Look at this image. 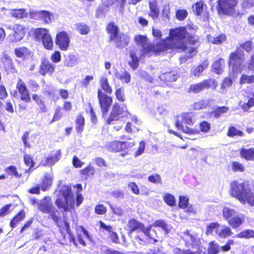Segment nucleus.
I'll list each match as a JSON object with an SVG mask.
<instances>
[{
	"mask_svg": "<svg viewBox=\"0 0 254 254\" xmlns=\"http://www.w3.org/2000/svg\"><path fill=\"white\" fill-rule=\"evenodd\" d=\"M23 161L25 165L29 167V170L34 168L35 165V163L33 160V157L28 154H25L23 155Z\"/></svg>",
	"mask_w": 254,
	"mask_h": 254,
	"instance_id": "obj_47",
	"label": "nucleus"
},
{
	"mask_svg": "<svg viewBox=\"0 0 254 254\" xmlns=\"http://www.w3.org/2000/svg\"><path fill=\"white\" fill-rule=\"evenodd\" d=\"M134 41L136 45H140L142 46L140 58L147 55H159L175 47V28L170 30L168 36L155 44L148 43L147 37L141 34L135 35L134 37Z\"/></svg>",
	"mask_w": 254,
	"mask_h": 254,
	"instance_id": "obj_1",
	"label": "nucleus"
},
{
	"mask_svg": "<svg viewBox=\"0 0 254 254\" xmlns=\"http://www.w3.org/2000/svg\"><path fill=\"white\" fill-rule=\"evenodd\" d=\"M56 65L51 63L47 58L41 59L38 72L43 76L46 75L52 76L55 72Z\"/></svg>",
	"mask_w": 254,
	"mask_h": 254,
	"instance_id": "obj_14",
	"label": "nucleus"
},
{
	"mask_svg": "<svg viewBox=\"0 0 254 254\" xmlns=\"http://www.w3.org/2000/svg\"><path fill=\"white\" fill-rule=\"evenodd\" d=\"M206 8V5L202 1L197 2L192 5L193 11L197 15H201L204 12Z\"/></svg>",
	"mask_w": 254,
	"mask_h": 254,
	"instance_id": "obj_37",
	"label": "nucleus"
},
{
	"mask_svg": "<svg viewBox=\"0 0 254 254\" xmlns=\"http://www.w3.org/2000/svg\"><path fill=\"white\" fill-rule=\"evenodd\" d=\"M149 11L148 16L153 19H156L159 18L160 10L157 4V0H152L148 2Z\"/></svg>",
	"mask_w": 254,
	"mask_h": 254,
	"instance_id": "obj_24",
	"label": "nucleus"
},
{
	"mask_svg": "<svg viewBox=\"0 0 254 254\" xmlns=\"http://www.w3.org/2000/svg\"><path fill=\"white\" fill-rule=\"evenodd\" d=\"M115 94L116 95V98L120 101V102H124L125 101V97H124V94L123 92V89L122 88H119L116 89Z\"/></svg>",
	"mask_w": 254,
	"mask_h": 254,
	"instance_id": "obj_64",
	"label": "nucleus"
},
{
	"mask_svg": "<svg viewBox=\"0 0 254 254\" xmlns=\"http://www.w3.org/2000/svg\"><path fill=\"white\" fill-rule=\"evenodd\" d=\"M127 226L128 228V233L131 234L137 230H140L149 240H153V243H156L158 240L156 231L152 229V226L145 227L144 225L134 218H131L128 221Z\"/></svg>",
	"mask_w": 254,
	"mask_h": 254,
	"instance_id": "obj_6",
	"label": "nucleus"
},
{
	"mask_svg": "<svg viewBox=\"0 0 254 254\" xmlns=\"http://www.w3.org/2000/svg\"><path fill=\"white\" fill-rule=\"evenodd\" d=\"M10 14L11 16L15 18L23 19L28 16V12L24 8H15L11 10Z\"/></svg>",
	"mask_w": 254,
	"mask_h": 254,
	"instance_id": "obj_30",
	"label": "nucleus"
},
{
	"mask_svg": "<svg viewBox=\"0 0 254 254\" xmlns=\"http://www.w3.org/2000/svg\"><path fill=\"white\" fill-rule=\"evenodd\" d=\"M235 237L243 239L254 238V230L251 229L245 230L237 234Z\"/></svg>",
	"mask_w": 254,
	"mask_h": 254,
	"instance_id": "obj_44",
	"label": "nucleus"
},
{
	"mask_svg": "<svg viewBox=\"0 0 254 254\" xmlns=\"http://www.w3.org/2000/svg\"><path fill=\"white\" fill-rule=\"evenodd\" d=\"M188 15V12L185 9H179L176 12V17L179 20L185 19Z\"/></svg>",
	"mask_w": 254,
	"mask_h": 254,
	"instance_id": "obj_61",
	"label": "nucleus"
},
{
	"mask_svg": "<svg viewBox=\"0 0 254 254\" xmlns=\"http://www.w3.org/2000/svg\"><path fill=\"white\" fill-rule=\"evenodd\" d=\"M73 188L77 189L76 192V200L74 198V193L72 190L71 187L69 185H64L60 190V192L64 199L58 197L55 200V204L59 209H63L64 212L70 211L73 209L75 204L79 206L83 201V197L80 192L82 190V187L80 184L73 186Z\"/></svg>",
	"mask_w": 254,
	"mask_h": 254,
	"instance_id": "obj_2",
	"label": "nucleus"
},
{
	"mask_svg": "<svg viewBox=\"0 0 254 254\" xmlns=\"http://www.w3.org/2000/svg\"><path fill=\"white\" fill-rule=\"evenodd\" d=\"M232 169L235 172H243L245 170L244 165L237 161L232 163Z\"/></svg>",
	"mask_w": 254,
	"mask_h": 254,
	"instance_id": "obj_62",
	"label": "nucleus"
},
{
	"mask_svg": "<svg viewBox=\"0 0 254 254\" xmlns=\"http://www.w3.org/2000/svg\"><path fill=\"white\" fill-rule=\"evenodd\" d=\"M229 110V108L226 106L218 107L213 112L214 117L218 118L222 114L226 113Z\"/></svg>",
	"mask_w": 254,
	"mask_h": 254,
	"instance_id": "obj_58",
	"label": "nucleus"
},
{
	"mask_svg": "<svg viewBox=\"0 0 254 254\" xmlns=\"http://www.w3.org/2000/svg\"><path fill=\"white\" fill-rule=\"evenodd\" d=\"M128 114V112L125 105H121L118 103H115L106 123L108 125L113 124L114 122L119 120L121 118L127 116Z\"/></svg>",
	"mask_w": 254,
	"mask_h": 254,
	"instance_id": "obj_8",
	"label": "nucleus"
},
{
	"mask_svg": "<svg viewBox=\"0 0 254 254\" xmlns=\"http://www.w3.org/2000/svg\"><path fill=\"white\" fill-rule=\"evenodd\" d=\"M240 83L241 84L254 83V75L242 74L240 78Z\"/></svg>",
	"mask_w": 254,
	"mask_h": 254,
	"instance_id": "obj_48",
	"label": "nucleus"
},
{
	"mask_svg": "<svg viewBox=\"0 0 254 254\" xmlns=\"http://www.w3.org/2000/svg\"><path fill=\"white\" fill-rule=\"evenodd\" d=\"M211 101V99H208L195 102L193 105V108L194 110H201L206 108L210 106V103Z\"/></svg>",
	"mask_w": 254,
	"mask_h": 254,
	"instance_id": "obj_41",
	"label": "nucleus"
},
{
	"mask_svg": "<svg viewBox=\"0 0 254 254\" xmlns=\"http://www.w3.org/2000/svg\"><path fill=\"white\" fill-rule=\"evenodd\" d=\"M62 156L61 149L52 152L48 156L45 158L44 166H52L58 162Z\"/></svg>",
	"mask_w": 254,
	"mask_h": 254,
	"instance_id": "obj_23",
	"label": "nucleus"
},
{
	"mask_svg": "<svg viewBox=\"0 0 254 254\" xmlns=\"http://www.w3.org/2000/svg\"><path fill=\"white\" fill-rule=\"evenodd\" d=\"M220 250L219 246L214 242H211L209 244L208 250V254H217Z\"/></svg>",
	"mask_w": 254,
	"mask_h": 254,
	"instance_id": "obj_54",
	"label": "nucleus"
},
{
	"mask_svg": "<svg viewBox=\"0 0 254 254\" xmlns=\"http://www.w3.org/2000/svg\"><path fill=\"white\" fill-rule=\"evenodd\" d=\"M229 193L242 204L254 206V190L247 183L238 181L231 182Z\"/></svg>",
	"mask_w": 254,
	"mask_h": 254,
	"instance_id": "obj_4",
	"label": "nucleus"
},
{
	"mask_svg": "<svg viewBox=\"0 0 254 254\" xmlns=\"http://www.w3.org/2000/svg\"><path fill=\"white\" fill-rule=\"evenodd\" d=\"M207 39L209 42L213 44H220L226 40V36L224 34H221L214 37L210 35L207 36Z\"/></svg>",
	"mask_w": 254,
	"mask_h": 254,
	"instance_id": "obj_38",
	"label": "nucleus"
},
{
	"mask_svg": "<svg viewBox=\"0 0 254 254\" xmlns=\"http://www.w3.org/2000/svg\"><path fill=\"white\" fill-rule=\"evenodd\" d=\"M238 212L228 207H224L223 209V216L224 219L228 222Z\"/></svg>",
	"mask_w": 254,
	"mask_h": 254,
	"instance_id": "obj_43",
	"label": "nucleus"
},
{
	"mask_svg": "<svg viewBox=\"0 0 254 254\" xmlns=\"http://www.w3.org/2000/svg\"><path fill=\"white\" fill-rule=\"evenodd\" d=\"M118 78L121 80L122 82L128 83L130 81L131 76L128 71H124L122 74L119 76Z\"/></svg>",
	"mask_w": 254,
	"mask_h": 254,
	"instance_id": "obj_59",
	"label": "nucleus"
},
{
	"mask_svg": "<svg viewBox=\"0 0 254 254\" xmlns=\"http://www.w3.org/2000/svg\"><path fill=\"white\" fill-rule=\"evenodd\" d=\"M229 64L232 67V73L230 75L234 77H236L238 73L241 72L244 69H246L244 64V61L241 58V56L237 52L232 53L230 56Z\"/></svg>",
	"mask_w": 254,
	"mask_h": 254,
	"instance_id": "obj_10",
	"label": "nucleus"
},
{
	"mask_svg": "<svg viewBox=\"0 0 254 254\" xmlns=\"http://www.w3.org/2000/svg\"><path fill=\"white\" fill-rule=\"evenodd\" d=\"M225 66V61L223 59H219L216 61L212 64V70L217 74H221Z\"/></svg>",
	"mask_w": 254,
	"mask_h": 254,
	"instance_id": "obj_34",
	"label": "nucleus"
},
{
	"mask_svg": "<svg viewBox=\"0 0 254 254\" xmlns=\"http://www.w3.org/2000/svg\"><path fill=\"white\" fill-rule=\"evenodd\" d=\"M129 56L131 61L128 63V65L133 70L137 69L139 66V58L136 54V49L135 50H131L129 52Z\"/></svg>",
	"mask_w": 254,
	"mask_h": 254,
	"instance_id": "obj_29",
	"label": "nucleus"
},
{
	"mask_svg": "<svg viewBox=\"0 0 254 254\" xmlns=\"http://www.w3.org/2000/svg\"><path fill=\"white\" fill-rule=\"evenodd\" d=\"M208 65V63L207 61H204L201 64L197 66L193 67L191 70V74L195 77H199Z\"/></svg>",
	"mask_w": 254,
	"mask_h": 254,
	"instance_id": "obj_32",
	"label": "nucleus"
},
{
	"mask_svg": "<svg viewBox=\"0 0 254 254\" xmlns=\"http://www.w3.org/2000/svg\"><path fill=\"white\" fill-rule=\"evenodd\" d=\"M38 208L44 214H49L52 219H57L58 210L56 208L49 196H44L38 204Z\"/></svg>",
	"mask_w": 254,
	"mask_h": 254,
	"instance_id": "obj_9",
	"label": "nucleus"
},
{
	"mask_svg": "<svg viewBox=\"0 0 254 254\" xmlns=\"http://www.w3.org/2000/svg\"><path fill=\"white\" fill-rule=\"evenodd\" d=\"M63 115L64 114L62 107L59 106H57L55 108L54 114L51 121V123H53L59 121L63 117Z\"/></svg>",
	"mask_w": 254,
	"mask_h": 254,
	"instance_id": "obj_46",
	"label": "nucleus"
},
{
	"mask_svg": "<svg viewBox=\"0 0 254 254\" xmlns=\"http://www.w3.org/2000/svg\"><path fill=\"white\" fill-rule=\"evenodd\" d=\"M189 205V198L187 196L181 195L179 197V206L181 208H186Z\"/></svg>",
	"mask_w": 254,
	"mask_h": 254,
	"instance_id": "obj_57",
	"label": "nucleus"
},
{
	"mask_svg": "<svg viewBox=\"0 0 254 254\" xmlns=\"http://www.w3.org/2000/svg\"><path fill=\"white\" fill-rule=\"evenodd\" d=\"M170 6L168 4L163 5L161 12V18L163 21L169 20L170 18Z\"/></svg>",
	"mask_w": 254,
	"mask_h": 254,
	"instance_id": "obj_45",
	"label": "nucleus"
},
{
	"mask_svg": "<svg viewBox=\"0 0 254 254\" xmlns=\"http://www.w3.org/2000/svg\"><path fill=\"white\" fill-rule=\"evenodd\" d=\"M148 181L153 184H162L161 176L158 174H153L148 177Z\"/></svg>",
	"mask_w": 254,
	"mask_h": 254,
	"instance_id": "obj_55",
	"label": "nucleus"
},
{
	"mask_svg": "<svg viewBox=\"0 0 254 254\" xmlns=\"http://www.w3.org/2000/svg\"><path fill=\"white\" fill-rule=\"evenodd\" d=\"M154 227H158L161 228L166 234L169 232L170 229L168 228L167 224L163 220H157L154 221L153 224Z\"/></svg>",
	"mask_w": 254,
	"mask_h": 254,
	"instance_id": "obj_50",
	"label": "nucleus"
},
{
	"mask_svg": "<svg viewBox=\"0 0 254 254\" xmlns=\"http://www.w3.org/2000/svg\"><path fill=\"white\" fill-rule=\"evenodd\" d=\"M75 123L76 131L78 134L81 136L84 130L85 125V118L81 113L77 114L75 118Z\"/></svg>",
	"mask_w": 254,
	"mask_h": 254,
	"instance_id": "obj_27",
	"label": "nucleus"
},
{
	"mask_svg": "<svg viewBox=\"0 0 254 254\" xmlns=\"http://www.w3.org/2000/svg\"><path fill=\"white\" fill-rule=\"evenodd\" d=\"M108 94L103 92L100 89H98L97 97L99 105L103 116L107 114L113 103V98Z\"/></svg>",
	"mask_w": 254,
	"mask_h": 254,
	"instance_id": "obj_12",
	"label": "nucleus"
},
{
	"mask_svg": "<svg viewBox=\"0 0 254 254\" xmlns=\"http://www.w3.org/2000/svg\"><path fill=\"white\" fill-rule=\"evenodd\" d=\"M33 137L35 138L34 135H30V131H25L23 135L22 136L21 139L25 148H30L31 147V143L34 142V140H32Z\"/></svg>",
	"mask_w": 254,
	"mask_h": 254,
	"instance_id": "obj_35",
	"label": "nucleus"
},
{
	"mask_svg": "<svg viewBox=\"0 0 254 254\" xmlns=\"http://www.w3.org/2000/svg\"><path fill=\"white\" fill-rule=\"evenodd\" d=\"M57 226L59 228V231L62 236L64 238L66 234L71 235L69 223L65 219L60 220L59 216L57 214V219H52Z\"/></svg>",
	"mask_w": 254,
	"mask_h": 254,
	"instance_id": "obj_20",
	"label": "nucleus"
},
{
	"mask_svg": "<svg viewBox=\"0 0 254 254\" xmlns=\"http://www.w3.org/2000/svg\"><path fill=\"white\" fill-rule=\"evenodd\" d=\"M240 155L247 160H253L254 158V149H242L240 151Z\"/></svg>",
	"mask_w": 254,
	"mask_h": 254,
	"instance_id": "obj_40",
	"label": "nucleus"
},
{
	"mask_svg": "<svg viewBox=\"0 0 254 254\" xmlns=\"http://www.w3.org/2000/svg\"><path fill=\"white\" fill-rule=\"evenodd\" d=\"M217 236L221 238H225L232 234L231 229L228 226L223 225H220L217 222L211 223L207 225L206 229V234L211 235L213 232Z\"/></svg>",
	"mask_w": 254,
	"mask_h": 254,
	"instance_id": "obj_11",
	"label": "nucleus"
},
{
	"mask_svg": "<svg viewBox=\"0 0 254 254\" xmlns=\"http://www.w3.org/2000/svg\"><path fill=\"white\" fill-rule=\"evenodd\" d=\"M3 68L7 74L17 72L16 66L12 59L7 54L3 55L1 59Z\"/></svg>",
	"mask_w": 254,
	"mask_h": 254,
	"instance_id": "obj_21",
	"label": "nucleus"
},
{
	"mask_svg": "<svg viewBox=\"0 0 254 254\" xmlns=\"http://www.w3.org/2000/svg\"><path fill=\"white\" fill-rule=\"evenodd\" d=\"M76 30L81 35H87L90 31V27L87 24L79 22L75 24Z\"/></svg>",
	"mask_w": 254,
	"mask_h": 254,
	"instance_id": "obj_42",
	"label": "nucleus"
},
{
	"mask_svg": "<svg viewBox=\"0 0 254 254\" xmlns=\"http://www.w3.org/2000/svg\"><path fill=\"white\" fill-rule=\"evenodd\" d=\"M185 242L187 246L194 245L195 238H193L191 235H190L188 232L184 233V236L182 238Z\"/></svg>",
	"mask_w": 254,
	"mask_h": 254,
	"instance_id": "obj_53",
	"label": "nucleus"
},
{
	"mask_svg": "<svg viewBox=\"0 0 254 254\" xmlns=\"http://www.w3.org/2000/svg\"><path fill=\"white\" fill-rule=\"evenodd\" d=\"M233 84V79L230 76L225 77L221 84V89L222 90V92H224L226 89L230 87Z\"/></svg>",
	"mask_w": 254,
	"mask_h": 254,
	"instance_id": "obj_49",
	"label": "nucleus"
},
{
	"mask_svg": "<svg viewBox=\"0 0 254 254\" xmlns=\"http://www.w3.org/2000/svg\"><path fill=\"white\" fill-rule=\"evenodd\" d=\"M193 115L192 113L183 114L181 117L182 118L184 122L188 125H191L194 123V120L192 119Z\"/></svg>",
	"mask_w": 254,
	"mask_h": 254,
	"instance_id": "obj_52",
	"label": "nucleus"
},
{
	"mask_svg": "<svg viewBox=\"0 0 254 254\" xmlns=\"http://www.w3.org/2000/svg\"><path fill=\"white\" fill-rule=\"evenodd\" d=\"M95 212L98 215H103L107 212V208L101 204H97L94 208Z\"/></svg>",
	"mask_w": 254,
	"mask_h": 254,
	"instance_id": "obj_60",
	"label": "nucleus"
},
{
	"mask_svg": "<svg viewBox=\"0 0 254 254\" xmlns=\"http://www.w3.org/2000/svg\"><path fill=\"white\" fill-rule=\"evenodd\" d=\"M96 172L95 168L90 164L79 171L80 174L87 179L88 178L93 176Z\"/></svg>",
	"mask_w": 254,
	"mask_h": 254,
	"instance_id": "obj_36",
	"label": "nucleus"
},
{
	"mask_svg": "<svg viewBox=\"0 0 254 254\" xmlns=\"http://www.w3.org/2000/svg\"><path fill=\"white\" fill-rule=\"evenodd\" d=\"M70 37L65 31L59 32L55 37V43L62 51H66L70 43Z\"/></svg>",
	"mask_w": 254,
	"mask_h": 254,
	"instance_id": "obj_15",
	"label": "nucleus"
},
{
	"mask_svg": "<svg viewBox=\"0 0 254 254\" xmlns=\"http://www.w3.org/2000/svg\"><path fill=\"white\" fill-rule=\"evenodd\" d=\"M100 85L101 90L106 94H111L113 92L112 88L110 85L107 78L103 77L100 80Z\"/></svg>",
	"mask_w": 254,
	"mask_h": 254,
	"instance_id": "obj_33",
	"label": "nucleus"
},
{
	"mask_svg": "<svg viewBox=\"0 0 254 254\" xmlns=\"http://www.w3.org/2000/svg\"><path fill=\"white\" fill-rule=\"evenodd\" d=\"M211 82L214 85L215 88L217 86L216 81L215 80L209 79L203 80L202 81L196 84L191 85L188 89V91L198 93L203 90L208 89L210 87V84Z\"/></svg>",
	"mask_w": 254,
	"mask_h": 254,
	"instance_id": "obj_19",
	"label": "nucleus"
},
{
	"mask_svg": "<svg viewBox=\"0 0 254 254\" xmlns=\"http://www.w3.org/2000/svg\"><path fill=\"white\" fill-rule=\"evenodd\" d=\"M244 215L238 212L227 222L233 228H237L240 226L244 222Z\"/></svg>",
	"mask_w": 254,
	"mask_h": 254,
	"instance_id": "obj_26",
	"label": "nucleus"
},
{
	"mask_svg": "<svg viewBox=\"0 0 254 254\" xmlns=\"http://www.w3.org/2000/svg\"><path fill=\"white\" fill-rule=\"evenodd\" d=\"M197 40L196 37L189 35L186 32L185 27L176 28V49H181L187 54L180 59L181 63L192 58L196 54V48L194 47H190L187 44L194 45Z\"/></svg>",
	"mask_w": 254,
	"mask_h": 254,
	"instance_id": "obj_3",
	"label": "nucleus"
},
{
	"mask_svg": "<svg viewBox=\"0 0 254 254\" xmlns=\"http://www.w3.org/2000/svg\"><path fill=\"white\" fill-rule=\"evenodd\" d=\"M164 202L169 206L175 205V197L173 195L166 193L163 197Z\"/></svg>",
	"mask_w": 254,
	"mask_h": 254,
	"instance_id": "obj_51",
	"label": "nucleus"
},
{
	"mask_svg": "<svg viewBox=\"0 0 254 254\" xmlns=\"http://www.w3.org/2000/svg\"><path fill=\"white\" fill-rule=\"evenodd\" d=\"M12 33L10 35L11 40L12 42L20 41L25 37L27 28L23 25L16 24L12 28Z\"/></svg>",
	"mask_w": 254,
	"mask_h": 254,
	"instance_id": "obj_16",
	"label": "nucleus"
},
{
	"mask_svg": "<svg viewBox=\"0 0 254 254\" xmlns=\"http://www.w3.org/2000/svg\"><path fill=\"white\" fill-rule=\"evenodd\" d=\"M15 93H18L20 99L25 103L31 101L30 93L25 82L21 78H18L16 84Z\"/></svg>",
	"mask_w": 254,
	"mask_h": 254,
	"instance_id": "obj_13",
	"label": "nucleus"
},
{
	"mask_svg": "<svg viewBox=\"0 0 254 254\" xmlns=\"http://www.w3.org/2000/svg\"><path fill=\"white\" fill-rule=\"evenodd\" d=\"M30 16L32 18L36 20H42L45 24H48L52 22V14L50 11L47 10H43L34 11L30 13Z\"/></svg>",
	"mask_w": 254,
	"mask_h": 254,
	"instance_id": "obj_22",
	"label": "nucleus"
},
{
	"mask_svg": "<svg viewBox=\"0 0 254 254\" xmlns=\"http://www.w3.org/2000/svg\"><path fill=\"white\" fill-rule=\"evenodd\" d=\"M227 135L230 137L234 136H243V132L240 130L237 129L235 127H229Z\"/></svg>",
	"mask_w": 254,
	"mask_h": 254,
	"instance_id": "obj_56",
	"label": "nucleus"
},
{
	"mask_svg": "<svg viewBox=\"0 0 254 254\" xmlns=\"http://www.w3.org/2000/svg\"><path fill=\"white\" fill-rule=\"evenodd\" d=\"M33 35L37 41H41L45 49L51 50L53 48V41L49 29L37 28L32 30Z\"/></svg>",
	"mask_w": 254,
	"mask_h": 254,
	"instance_id": "obj_7",
	"label": "nucleus"
},
{
	"mask_svg": "<svg viewBox=\"0 0 254 254\" xmlns=\"http://www.w3.org/2000/svg\"><path fill=\"white\" fill-rule=\"evenodd\" d=\"M237 4V0H219L218 2L220 10L227 15L233 13Z\"/></svg>",
	"mask_w": 254,
	"mask_h": 254,
	"instance_id": "obj_17",
	"label": "nucleus"
},
{
	"mask_svg": "<svg viewBox=\"0 0 254 254\" xmlns=\"http://www.w3.org/2000/svg\"><path fill=\"white\" fill-rule=\"evenodd\" d=\"M53 178L50 174H46L41 181V188L42 191H45L50 189L52 185Z\"/></svg>",
	"mask_w": 254,
	"mask_h": 254,
	"instance_id": "obj_28",
	"label": "nucleus"
},
{
	"mask_svg": "<svg viewBox=\"0 0 254 254\" xmlns=\"http://www.w3.org/2000/svg\"><path fill=\"white\" fill-rule=\"evenodd\" d=\"M4 171L7 176H14L16 178H20L22 177V174L18 173L17 168L14 165H10L5 168Z\"/></svg>",
	"mask_w": 254,
	"mask_h": 254,
	"instance_id": "obj_39",
	"label": "nucleus"
},
{
	"mask_svg": "<svg viewBox=\"0 0 254 254\" xmlns=\"http://www.w3.org/2000/svg\"><path fill=\"white\" fill-rule=\"evenodd\" d=\"M25 217V212L23 209L20 210L10 220V226L14 228L16 225Z\"/></svg>",
	"mask_w": 254,
	"mask_h": 254,
	"instance_id": "obj_31",
	"label": "nucleus"
},
{
	"mask_svg": "<svg viewBox=\"0 0 254 254\" xmlns=\"http://www.w3.org/2000/svg\"><path fill=\"white\" fill-rule=\"evenodd\" d=\"M106 31L109 35V41L114 42L116 47L123 49L129 43V37L123 33H120L118 26L114 22L108 23Z\"/></svg>",
	"mask_w": 254,
	"mask_h": 254,
	"instance_id": "obj_5",
	"label": "nucleus"
},
{
	"mask_svg": "<svg viewBox=\"0 0 254 254\" xmlns=\"http://www.w3.org/2000/svg\"><path fill=\"white\" fill-rule=\"evenodd\" d=\"M61 55L59 51H55L51 56V60L53 63H58L61 61Z\"/></svg>",
	"mask_w": 254,
	"mask_h": 254,
	"instance_id": "obj_63",
	"label": "nucleus"
},
{
	"mask_svg": "<svg viewBox=\"0 0 254 254\" xmlns=\"http://www.w3.org/2000/svg\"><path fill=\"white\" fill-rule=\"evenodd\" d=\"M133 145L134 143H127V141L114 140L109 143L108 148L112 152H119L123 151L128 147H131Z\"/></svg>",
	"mask_w": 254,
	"mask_h": 254,
	"instance_id": "obj_18",
	"label": "nucleus"
},
{
	"mask_svg": "<svg viewBox=\"0 0 254 254\" xmlns=\"http://www.w3.org/2000/svg\"><path fill=\"white\" fill-rule=\"evenodd\" d=\"M14 53L17 58L24 60L30 56L31 52L28 48L21 46L15 48Z\"/></svg>",
	"mask_w": 254,
	"mask_h": 254,
	"instance_id": "obj_25",
	"label": "nucleus"
}]
</instances>
